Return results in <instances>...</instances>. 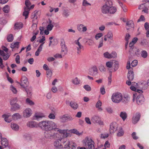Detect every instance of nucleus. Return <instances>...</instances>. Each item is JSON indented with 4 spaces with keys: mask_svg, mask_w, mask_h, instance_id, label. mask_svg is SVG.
<instances>
[{
    "mask_svg": "<svg viewBox=\"0 0 149 149\" xmlns=\"http://www.w3.org/2000/svg\"><path fill=\"white\" fill-rule=\"evenodd\" d=\"M12 117L13 120H16L20 118L21 116L19 113H15L12 115Z\"/></svg>",
    "mask_w": 149,
    "mask_h": 149,
    "instance_id": "obj_29",
    "label": "nucleus"
},
{
    "mask_svg": "<svg viewBox=\"0 0 149 149\" xmlns=\"http://www.w3.org/2000/svg\"><path fill=\"white\" fill-rule=\"evenodd\" d=\"M26 102L27 104L31 105L34 104V102L28 98L26 99Z\"/></svg>",
    "mask_w": 149,
    "mask_h": 149,
    "instance_id": "obj_58",
    "label": "nucleus"
},
{
    "mask_svg": "<svg viewBox=\"0 0 149 149\" xmlns=\"http://www.w3.org/2000/svg\"><path fill=\"white\" fill-rule=\"evenodd\" d=\"M11 127L13 130L15 131L18 130L19 129V126L17 124L15 123H11Z\"/></svg>",
    "mask_w": 149,
    "mask_h": 149,
    "instance_id": "obj_31",
    "label": "nucleus"
},
{
    "mask_svg": "<svg viewBox=\"0 0 149 149\" xmlns=\"http://www.w3.org/2000/svg\"><path fill=\"white\" fill-rule=\"evenodd\" d=\"M124 133L122 128L121 127L117 134V136H121L123 135Z\"/></svg>",
    "mask_w": 149,
    "mask_h": 149,
    "instance_id": "obj_41",
    "label": "nucleus"
},
{
    "mask_svg": "<svg viewBox=\"0 0 149 149\" xmlns=\"http://www.w3.org/2000/svg\"><path fill=\"white\" fill-rule=\"evenodd\" d=\"M31 115V110L30 109H26L23 112L24 117H29Z\"/></svg>",
    "mask_w": 149,
    "mask_h": 149,
    "instance_id": "obj_16",
    "label": "nucleus"
},
{
    "mask_svg": "<svg viewBox=\"0 0 149 149\" xmlns=\"http://www.w3.org/2000/svg\"><path fill=\"white\" fill-rule=\"evenodd\" d=\"M106 36L108 38H112L113 37V34L112 32H108L107 34L106 35Z\"/></svg>",
    "mask_w": 149,
    "mask_h": 149,
    "instance_id": "obj_59",
    "label": "nucleus"
},
{
    "mask_svg": "<svg viewBox=\"0 0 149 149\" xmlns=\"http://www.w3.org/2000/svg\"><path fill=\"white\" fill-rule=\"evenodd\" d=\"M134 74L132 70V68L129 70L127 75V77L129 80H133L134 79Z\"/></svg>",
    "mask_w": 149,
    "mask_h": 149,
    "instance_id": "obj_13",
    "label": "nucleus"
},
{
    "mask_svg": "<svg viewBox=\"0 0 149 149\" xmlns=\"http://www.w3.org/2000/svg\"><path fill=\"white\" fill-rule=\"evenodd\" d=\"M57 131L63 134L64 137H66L70 136V133L67 132V130H61L58 128Z\"/></svg>",
    "mask_w": 149,
    "mask_h": 149,
    "instance_id": "obj_20",
    "label": "nucleus"
},
{
    "mask_svg": "<svg viewBox=\"0 0 149 149\" xmlns=\"http://www.w3.org/2000/svg\"><path fill=\"white\" fill-rule=\"evenodd\" d=\"M106 1L102 7L101 11L103 14H114L117 10V8L113 6V2L111 0H104Z\"/></svg>",
    "mask_w": 149,
    "mask_h": 149,
    "instance_id": "obj_1",
    "label": "nucleus"
},
{
    "mask_svg": "<svg viewBox=\"0 0 149 149\" xmlns=\"http://www.w3.org/2000/svg\"><path fill=\"white\" fill-rule=\"evenodd\" d=\"M27 125L28 127L30 128H37L38 127V124H37L36 122L34 121L28 122L27 123Z\"/></svg>",
    "mask_w": 149,
    "mask_h": 149,
    "instance_id": "obj_15",
    "label": "nucleus"
},
{
    "mask_svg": "<svg viewBox=\"0 0 149 149\" xmlns=\"http://www.w3.org/2000/svg\"><path fill=\"white\" fill-rule=\"evenodd\" d=\"M69 131L71 133H73L77 135H79L80 134V133H79V131L75 129L70 130H69Z\"/></svg>",
    "mask_w": 149,
    "mask_h": 149,
    "instance_id": "obj_39",
    "label": "nucleus"
},
{
    "mask_svg": "<svg viewBox=\"0 0 149 149\" xmlns=\"http://www.w3.org/2000/svg\"><path fill=\"white\" fill-rule=\"evenodd\" d=\"M3 11L6 13H8L9 11V7L8 5H6L3 8Z\"/></svg>",
    "mask_w": 149,
    "mask_h": 149,
    "instance_id": "obj_37",
    "label": "nucleus"
},
{
    "mask_svg": "<svg viewBox=\"0 0 149 149\" xmlns=\"http://www.w3.org/2000/svg\"><path fill=\"white\" fill-rule=\"evenodd\" d=\"M72 83L75 85L78 84H79V81L77 77H76L72 81Z\"/></svg>",
    "mask_w": 149,
    "mask_h": 149,
    "instance_id": "obj_43",
    "label": "nucleus"
},
{
    "mask_svg": "<svg viewBox=\"0 0 149 149\" xmlns=\"http://www.w3.org/2000/svg\"><path fill=\"white\" fill-rule=\"evenodd\" d=\"M24 88V90L27 93V96L28 97H31L32 95V88L30 86L28 88L25 87V88Z\"/></svg>",
    "mask_w": 149,
    "mask_h": 149,
    "instance_id": "obj_21",
    "label": "nucleus"
},
{
    "mask_svg": "<svg viewBox=\"0 0 149 149\" xmlns=\"http://www.w3.org/2000/svg\"><path fill=\"white\" fill-rule=\"evenodd\" d=\"M111 98L113 102L118 103L122 100V95L120 93H113L112 96Z\"/></svg>",
    "mask_w": 149,
    "mask_h": 149,
    "instance_id": "obj_3",
    "label": "nucleus"
},
{
    "mask_svg": "<svg viewBox=\"0 0 149 149\" xmlns=\"http://www.w3.org/2000/svg\"><path fill=\"white\" fill-rule=\"evenodd\" d=\"M17 101V98L16 97L13 98L10 101V104L11 105L17 103L16 102Z\"/></svg>",
    "mask_w": 149,
    "mask_h": 149,
    "instance_id": "obj_47",
    "label": "nucleus"
},
{
    "mask_svg": "<svg viewBox=\"0 0 149 149\" xmlns=\"http://www.w3.org/2000/svg\"><path fill=\"white\" fill-rule=\"evenodd\" d=\"M103 36L102 33H98L96 34L95 36V38L96 40H98Z\"/></svg>",
    "mask_w": 149,
    "mask_h": 149,
    "instance_id": "obj_57",
    "label": "nucleus"
},
{
    "mask_svg": "<svg viewBox=\"0 0 149 149\" xmlns=\"http://www.w3.org/2000/svg\"><path fill=\"white\" fill-rule=\"evenodd\" d=\"M89 74L93 76H96L97 75L98 72V69L96 66H93L91 67L89 71Z\"/></svg>",
    "mask_w": 149,
    "mask_h": 149,
    "instance_id": "obj_8",
    "label": "nucleus"
},
{
    "mask_svg": "<svg viewBox=\"0 0 149 149\" xmlns=\"http://www.w3.org/2000/svg\"><path fill=\"white\" fill-rule=\"evenodd\" d=\"M46 74L48 77H50L52 75V71L50 70H47Z\"/></svg>",
    "mask_w": 149,
    "mask_h": 149,
    "instance_id": "obj_49",
    "label": "nucleus"
},
{
    "mask_svg": "<svg viewBox=\"0 0 149 149\" xmlns=\"http://www.w3.org/2000/svg\"><path fill=\"white\" fill-rule=\"evenodd\" d=\"M77 29L80 32H85L87 30L86 27L84 26V25L82 24L78 25L77 26Z\"/></svg>",
    "mask_w": 149,
    "mask_h": 149,
    "instance_id": "obj_17",
    "label": "nucleus"
},
{
    "mask_svg": "<svg viewBox=\"0 0 149 149\" xmlns=\"http://www.w3.org/2000/svg\"><path fill=\"white\" fill-rule=\"evenodd\" d=\"M120 116L122 118L123 120L124 121L127 118V114L125 112L122 111L120 112Z\"/></svg>",
    "mask_w": 149,
    "mask_h": 149,
    "instance_id": "obj_28",
    "label": "nucleus"
},
{
    "mask_svg": "<svg viewBox=\"0 0 149 149\" xmlns=\"http://www.w3.org/2000/svg\"><path fill=\"white\" fill-rule=\"evenodd\" d=\"M1 143L2 146H4V148L8 146V141L6 138H1Z\"/></svg>",
    "mask_w": 149,
    "mask_h": 149,
    "instance_id": "obj_22",
    "label": "nucleus"
},
{
    "mask_svg": "<svg viewBox=\"0 0 149 149\" xmlns=\"http://www.w3.org/2000/svg\"><path fill=\"white\" fill-rule=\"evenodd\" d=\"M141 49H136V51H135L134 53L135 55L138 56H140V54H141Z\"/></svg>",
    "mask_w": 149,
    "mask_h": 149,
    "instance_id": "obj_52",
    "label": "nucleus"
},
{
    "mask_svg": "<svg viewBox=\"0 0 149 149\" xmlns=\"http://www.w3.org/2000/svg\"><path fill=\"white\" fill-rule=\"evenodd\" d=\"M110 58H116L117 57V54L115 52H113L111 54H110Z\"/></svg>",
    "mask_w": 149,
    "mask_h": 149,
    "instance_id": "obj_50",
    "label": "nucleus"
},
{
    "mask_svg": "<svg viewBox=\"0 0 149 149\" xmlns=\"http://www.w3.org/2000/svg\"><path fill=\"white\" fill-rule=\"evenodd\" d=\"M23 27L22 25L20 23H15L14 26V29H20Z\"/></svg>",
    "mask_w": 149,
    "mask_h": 149,
    "instance_id": "obj_32",
    "label": "nucleus"
},
{
    "mask_svg": "<svg viewBox=\"0 0 149 149\" xmlns=\"http://www.w3.org/2000/svg\"><path fill=\"white\" fill-rule=\"evenodd\" d=\"M126 26H127L126 27L127 30L130 29L131 28H134V25L133 22L132 20H130L127 22L126 24Z\"/></svg>",
    "mask_w": 149,
    "mask_h": 149,
    "instance_id": "obj_19",
    "label": "nucleus"
},
{
    "mask_svg": "<svg viewBox=\"0 0 149 149\" xmlns=\"http://www.w3.org/2000/svg\"><path fill=\"white\" fill-rule=\"evenodd\" d=\"M46 122L47 120H45L39 122L38 124V127H39L42 130H44Z\"/></svg>",
    "mask_w": 149,
    "mask_h": 149,
    "instance_id": "obj_18",
    "label": "nucleus"
},
{
    "mask_svg": "<svg viewBox=\"0 0 149 149\" xmlns=\"http://www.w3.org/2000/svg\"><path fill=\"white\" fill-rule=\"evenodd\" d=\"M63 15L66 17H67L69 16V12L68 10H64L63 12Z\"/></svg>",
    "mask_w": 149,
    "mask_h": 149,
    "instance_id": "obj_44",
    "label": "nucleus"
},
{
    "mask_svg": "<svg viewBox=\"0 0 149 149\" xmlns=\"http://www.w3.org/2000/svg\"><path fill=\"white\" fill-rule=\"evenodd\" d=\"M91 120L94 123H98L100 125H102L103 124V122L101 121L100 118L98 116H93Z\"/></svg>",
    "mask_w": 149,
    "mask_h": 149,
    "instance_id": "obj_12",
    "label": "nucleus"
},
{
    "mask_svg": "<svg viewBox=\"0 0 149 149\" xmlns=\"http://www.w3.org/2000/svg\"><path fill=\"white\" fill-rule=\"evenodd\" d=\"M70 106L73 109H76L78 107V104L76 102L71 101L70 102Z\"/></svg>",
    "mask_w": 149,
    "mask_h": 149,
    "instance_id": "obj_26",
    "label": "nucleus"
},
{
    "mask_svg": "<svg viewBox=\"0 0 149 149\" xmlns=\"http://www.w3.org/2000/svg\"><path fill=\"white\" fill-rule=\"evenodd\" d=\"M11 105L10 109L11 111H16L17 110L21 108V106L17 103H15Z\"/></svg>",
    "mask_w": 149,
    "mask_h": 149,
    "instance_id": "obj_14",
    "label": "nucleus"
},
{
    "mask_svg": "<svg viewBox=\"0 0 149 149\" xmlns=\"http://www.w3.org/2000/svg\"><path fill=\"white\" fill-rule=\"evenodd\" d=\"M136 47H130L129 50V52L130 54L131 55H132V54L133 55H134V52L136 50Z\"/></svg>",
    "mask_w": 149,
    "mask_h": 149,
    "instance_id": "obj_38",
    "label": "nucleus"
},
{
    "mask_svg": "<svg viewBox=\"0 0 149 149\" xmlns=\"http://www.w3.org/2000/svg\"><path fill=\"white\" fill-rule=\"evenodd\" d=\"M60 141H61V140L58 139L54 142V144L56 148H62V146L60 144Z\"/></svg>",
    "mask_w": 149,
    "mask_h": 149,
    "instance_id": "obj_24",
    "label": "nucleus"
},
{
    "mask_svg": "<svg viewBox=\"0 0 149 149\" xmlns=\"http://www.w3.org/2000/svg\"><path fill=\"white\" fill-rule=\"evenodd\" d=\"M53 130H50L45 131L44 132V135L45 137L48 139H53L55 138L56 136L55 133L53 132L52 131Z\"/></svg>",
    "mask_w": 149,
    "mask_h": 149,
    "instance_id": "obj_5",
    "label": "nucleus"
},
{
    "mask_svg": "<svg viewBox=\"0 0 149 149\" xmlns=\"http://www.w3.org/2000/svg\"><path fill=\"white\" fill-rule=\"evenodd\" d=\"M5 117L4 118V120L5 121L7 122L8 123H10V122L11 120H8V117H9V116H8L7 115L4 114L3 115H2V117L3 118L4 117Z\"/></svg>",
    "mask_w": 149,
    "mask_h": 149,
    "instance_id": "obj_48",
    "label": "nucleus"
},
{
    "mask_svg": "<svg viewBox=\"0 0 149 149\" xmlns=\"http://www.w3.org/2000/svg\"><path fill=\"white\" fill-rule=\"evenodd\" d=\"M137 97L136 98V102L137 103L140 105L142 104L144 101L145 99L143 95L142 94H137Z\"/></svg>",
    "mask_w": 149,
    "mask_h": 149,
    "instance_id": "obj_9",
    "label": "nucleus"
},
{
    "mask_svg": "<svg viewBox=\"0 0 149 149\" xmlns=\"http://www.w3.org/2000/svg\"><path fill=\"white\" fill-rule=\"evenodd\" d=\"M7 23V21L3 18H0V23L1 24H4Z\"/></svg>",
    "mask_w": 149,
    "mask_h": 149,
    "instance_id": "obj_55",
    "label": "nucleus"
},
{
    "mask_svg": "<svg viewBox=\"0 0 149 149\" xmlns=\"http://www.w3.org/2000/svg\"><path fill=\"white\" fill-rule=\"evenodd\" d=\"M62 54H56L54 55V56L56 58H62L63 56V55L62 56Z\"/></svg>",
    "mask_w": 149,
    "mask_h": 149,
    "instance_id": "obj_61",
    "label": "nucleus"
},
{
    "mask_svg": "<svg viewBox=\"0 0 149 149\" xmlns=\"http://www.w3.org/2000/svg\"><path fill=\"white\" fill-rule=\"evenodd\" d=\"M63 144L64 145V148H67L68 147L70 148L71 147L70 146V142L69 141H64Z\"/></svg>",
    "mask_w": 149,
    "mask_h": 149,
    "instance_id": "obj_40",
    "label": "nucleus"
},
{
    "mask_svg": "<svg viewBox=\"0 0 149 149\" xmlns=\"http://www.w3.org/2000/svg\"><path fill=\"white\" fill-rule=\"evenodd\" d=\"M130 100L129 96L127 95H125L123 97H122V102L124 104H126L128 103Z\"/></svg>",
    "mask_w": 149,
    "mask_h": 149,
    "instance_id": "obj_23",
    "label": "nucleus"
},
{
    "mask_svg": "<svg viewBox=\"0 0 149 149\" xmlns=\"http://www.w3.org/2000/svg\"><path fill=\"white\" fill-rule=\"evenodd\" d=\"M7 39L8 42H12L13 40V36L12 34L8 35L7 37Z\"/></svg>",
    "mask_w": 149,
    "mask_h": 149,
    "instance_id": "obj_35",
    "label": "nucleus"
},
{
    "mask_svg": "<svg viewBox=\"0 0 149 149\" xmlns=\"http://www.w3.org/2000/svg\"><path fill=\"white\" fill-rule=\"evenodd\" d=\"M44 42L41 44L38 47L37 50L36 51L35 53V55L38 56L39 55L40 52L42 50V46Z\"/></svg>",
    "mask_w": 149,
    "mask_h": 149,
    "instance_id": "obj_27",
    "label": "nucleus"
},
{
    "mask_svg": "<svg viewBox=\"0 0 149 149\" xmlns=\"http://www.w3.org/2000/svg\"><path fill=\"white\" fill-rule=\"evenodd\" d=\"M17 82L23 88H25V87H27L29 84L27 78L25 76L22 77L21 80V83L18 81H17Z\"/></svg>",
    "mask_w": 149,
    "mask_h": 149,
    "instance_id": "obj_7",
    "label": "nucleus"
},
{
    "mask_svg": "<svg viewBox=\"0 0 149 149\" xmlns=\"http://www.w3.org/2000/svg\"><path fill=\"white\" fill-rule=\"evenodd\" d=\"M141 56L143 58H146L148 56L147 52L145 50H143L141 51Z\"/></svg>",
    "mask_w": 149,
    "mask_h": 149,
    "instance_id": "obj_36",
    "label": "nucleus"
},
{
    "mask_svg": "<svg viewBox=\"0 0 149 149\" xmlns=\"http://www.w3.org/2000/svg\"><path fill=\"white\" fill-rule=\"evenodd\" d=\"M10 56V54L9 53H7L6 54H4V56H3V59L4 60H6L8 59V58Z\"/></svg>",
    "mask_w": 149,
    "mask_h": 149,
    "instance_id": "obj_62",
    "label": "nucleus"
},
{
    "mask_svg": "<svg viewBox=\"0 0 149 149\" xmlns=\"http://www.w3.org/2000/svg\"><path fill=\"white\" fill-rule=\"evenodd\" d=\"M102 104V102L100 100H99L97 102L96 105V107L98 108V109L100 111H102V109L100 107Z\"/></svg>",
    "mask_w": 149,
    "mask_h": 149,
    "instance_id": "obj_34",
    "label": "nucleus"
},
{
    "mask_svg": "<svg viewBox=\"0 0 149 149\" xmlns=\"http://www.w3.org/2000/svg\"><path fill=\"white\" fill-rule=\"evenodd\" d=\"M141 116L140 114L139 113H136L134 115L132 118V123L135 124L139 120Z\"/></svg>",
    "mask_w": 149,
    "mask_h": 149,
    "instance_id": "obj_11",
    "label": "nucleus"
},
{
    "mask_svg": "<svg viewBox=\"0 0 149 149\" xmlns=\"http://www.w3.org/2000/svg\"><path fill=\"white\" fill-rule=\"evenodd\" d=\"M113 69L114 71H116L118 70L119 68V63L117 61H114L113 62Z\"/></svg>",
    "mask_w": 149,
    "mask_h": 149,
    "instance_id": "obj_30",
    "label": "nucleus"
},
{
    "mask_svg": "<svg viewBox=\"0 0 149 149\" xmlns=\"http://www.w3.org/2000/svg\"><path fill=\"white\" fill-rule=\"evenodd\" d=\"M15 60L16 63L19 64L20 61V56L19 55H17L16 57Z\"/></svg>",
    "mask_w": 149,
    "mask_h": 149,
    "instance_id": "obj_64",
    "label": "nucleus"
},
{
    "mask_svg": "<svg viewBox=\"0 0 149 149\" xmlns=\"http://www.w3.org/2000/svg\"><path fill=\"white\" fill-rule=\"evenodd\" d=\"M113 64V62L108 61L106 63L107 67L109 68H111Z\"/></svg>",
    "mask_w": 149,
    "mask_h": 149,
    "instance_id": "obj_46",
    "label": "nucleus"
},
{
    "mask_svg": "<svg viewBox=\"0 0 149 149\" xmlns=\"http://www.w3.org/2000/svg\"><path fill=\"white\" fill-rule=\"evenodd\" d=\"M117 129V125L115 122L111 123L110 125V132L111 134L113 133Z\"/></svg>",
    "mask_w": 149,
    "mask_h": 149,
    "instance_id": "obj_10",
    "label": "nucleus"
},
{
    "mask_svg": "<svg viewBox=\"0 0 149 149\" xmlns=\"http://www.w3.org/2000/svg\"><path fill=\"white\" fill-rule=\"evenodd\" d=\"M100 92L102 95H104L105 94V89L104 86H102L100 88Z\"/></svg>",
    "mask_w": 149,
    "mask_h": 149,
    "instance_id": "obj_63",
    "label": "nucleus"
},
{
    "mask_svg": "<svg viewBox=\"0 0 149 149\" xmlns=\"http://www.w3.org/2000/svg\"><path fill=\"white\" fill-rule=\"evenodd\" d=\"M57 127V125L55 123L50 120H47L44 131L54 130L56 131L58 129Z\"/></svg>",
    "mask_w": 149,
    "mask_h": 149,
    "instance_id": "obj_2",
    "label": "nucleus"
},
{
    "mask_svg": "<svg viewBox=\"0 0 149 149\" xmlns=\"http://www.w3.org/2000/svg\"><path fill=\"white\" fill-rule=\"evenodd\" d=\"M132 81V80H128L126 82V84L128 86H130L131 84H132V85H136L137 84V83H136L135 82H132V83L131 81Z\"/></svg>",
    "mask_w": 149,
    "mask_h": 149,
    "instance_id": "obj_54",
    "label": "nucleus"
},
{
    "mask_svg": "<svg viewBox=\"0 0 149 149\" xmlns=\"http://www.w3.org/2000/svg\"><path fill=\"white\" fill-rule=\"evenodd\" d=\"M35 117L36 118L35 119L37 120L39 118H42L45 117V116L42 114H36L35 116Z\"/></svg>",
    "mask_w": 149,
    "mask_h": 149,
    "instance_id": "obj_42",
    "label": "nucleus"
},
{
    "mask_svg": "<svg viewBox=\"0 0 149 149\" xmlns=\"http://www.w3.org/2000/svg\"><path fill=\"white\" fill-rule=\"evenodd\" d=\"M38 11L35 10L32 13L31 15V19H33L32 20V26H33L34 25H36V27L37 26V24L38 22L37 19L38 18V16H39V15H38Z\"/></svg>",
    "mask_w": 149,
    "mask_h": 149,
    "instance_id": "obj_6",
    "label": "nucleus"
},
{
    "mask_svg": "<svg viewBox=\"0 0 149 149\" xmlns=\"http://www.w3.org/2000/svg\"><path fill=\"white\" fill-rule=\"evenodd\" d=\"M60 118L61 121L63 122H67L66 117V115H63V116L60 117Z\"/></svg>",
    "mask_w": 149,
    "mask_h": 149,
    "instance_id": "obj_45",
    "label": "nucleus"
},
{
    "mask_svg": "<svg viewBox=\"0 0 149 149\" xmlns=\"http://www.w3.org/2000/svg\"><path fill=\"white\" fill-rule=\"evenodd\" d=\"M138 63V61L137 60H134L131 63V66L133 67L136 66Z\"/></svg>",
    "mask_w": 149,
    "mask_h": 149,
    "instance_id": "obj_56",
    "label": "nucleus"
},
{
    "mask_svg": "<svg viewBox=\"0 0 149 149\" xmlns=\"http://www.w3.org/2000/svg\"><path fill=\"white\" fill-rule=\"evenodd\" d=\"M141 85H144V87H143L142 88L143 89H145L147 88L148 86H149V79L148 80L147 83L145 81L141 83Z\"/></svg>",
    "mask_w": 149,
    "mask_h": 149,
    "instance_id": "obj_33",
    "label": "nucleus"
},
{
    "mask_svg": "<svg viewBox=\"0 0 149 149\" xmlns=\"http://www.w3.org/2000/svg\"><path fill=\"white\" fill-rule=\"evenodd\" d=\"M10 88L11 90L14 93L16 94L17 93V91L16 88H15L13 85L10 86Z\"/></svg>",
    "mask_w": 149,
    "mask_h": 149,
    "instance_id": "obj_53",
    "label": "nucleus"
},
{
    "mask_svg": "<svg viewBox=\"0 0 149 149\" xmlns=\"http://www.w3.org/2000/svg\"><path fill=\"white\" fill-rule=\"evenodd\" d=\"M83 48V46L82 45H80V46L77 47V53L78 54H79L81 52V49Z\"/></svg>",
    "mask_w": 149,
    "mask_h": 149,
    "instance_id": "obj_60",
    "label": "nucleus"
},
{
    "mask_svg": "<svg viewBox=\"0 0 149 149\" xmlns=\"http://www.w3.org/2000/svg\"><path fill=\"white\" fill-rule=\"evenodd\" d=\"M60 44L61 46V52L63 56H64L67 54L68 49L66 45H65V42L63 39H61L60 41Z\"/></svg>",
    "mask_w": 149,
    "mask_h": 149,
    "instance_id": "obj_4",
    "label": "nucleus"
},
{
    "mask_svg": "<svg viewBox=\"0 0 149 149\" xmlns=\"http://www.w3.org/2000/svg\"><path fill=\"white\" fill-rule=\"evenodd\" d=\"M83 88L87 91H90L91 90V87L88 85H86L84 86Z\"/></svg>",
    "mask_w": 149,
    "mask_h": 149,
    "instance_id": "obj_51",
    "label": "nucleus"
},
{
    "mask_svg": "<svg viewBox=\"0 0 149 149\" xmlns=\"http://www.w3.org/2000/svg\"><path fill=\"white\" fill-rule=\"evenodd\" d=\"M85 140L86 141L85 142L86 145H87L88 146L93 144H94V142L92 139L88 137H86Z\"/></svg>",
    "mask_w": 149,
    "mask_h": 149,
    "instance_id": "obj_25",
    "label": "nucleus"
}]
</instances>
